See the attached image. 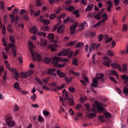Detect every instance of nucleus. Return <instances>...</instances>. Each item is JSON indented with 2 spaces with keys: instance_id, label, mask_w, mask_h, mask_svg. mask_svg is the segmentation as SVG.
I'll list each match as a JSON object with an SVG mask.
<instances>
[{
  "instance_id": "f257e3e1",
  "label": "nucleus",
  "mask_w": 128,
  "mask_h": 128,
  "mask_svg": "<svg viewBox=\"0 0 128 128\" xmlns=\"http://www.w3.org/2000/svg\"><path fill=\"white\" fill-rule=\"evenodd\" d=\"M52 64H54V66L56 68H64L66 66V64L64 63L62 64H58V62H68L69 61L68 58H61L60 57L54 56L52 58Z\"/></svg>"
},
{
  "instance_id": "f03ea898",
  "label": "nucleus",
  "mask_w": 128,
  "mask_h": 128,
  "mask_svg": "<svg viewBox=\"0 0 128 128\" xmlns=\"http://www.w3.org/2000/svg\"><path fill=\"white\" fill-rule=\"evenodd\" d=\"M28 46H29L30 51L32 60H37L38 62H42V56L37 52H35L34 53V50L32 49V48H34V44H32V42L30 41L29 42Z\"/></svg>"
},
{
  "instance_id": "7ed1b4c3",
  "label": "nucleus",
  "mask_w": 128,
  "mask_h": 128,
  "mask_svg": "<svg viewBox=\"0 0 128 128\" xmlns=\"http://www.w3.org/2000/svg\"><path fill=\"white\" fill-rule=\"evenodd\" d=\"M64 94L66 98H60V102H62L64 106H66V104H64L66 102H68V104H69L70 106H74V99L70 98H68V92H66Z\"/></svg>"
},
{
  "instance_id": "20e7f679",
  "label": "nucleus",
  "mask_w": 128,
  "mask_h": 128,
  "mask_svg": "<svg viewBox=\"0 0 128 128\" xmlns=\"http://www.w3.org/2000/svg\"><path fill=\"white\" fill-rule=\"evenodd\" d=\"M104 74H96V78H94L92 81V84H90L91 86L93 88H98V80H101V82L104 81Z\"/></svg>"
},
{
  "instance_id": "39448f33",
  "label": "nucleus",
  "mask_w": 128,
  "mask_h": 128,
  "mask_svg": "<svg viewBox=\"0 0 128 128\" xmlns=\"http://www.w3.org/2000/svg\"><path fill=\"white\" fill-rule=\"evenodd\" d=\"M18 12V9L16 8L12 10V14H10V18H11V22L14 24V22H16V24H18V16H16Z\"/></svg>"
},
{
  "instance_id": "423d86ee",
  "label": "nucleus",
  "mask_w": 128,
  "mask_h": 128,
  "mask_svg": "<svg viewBox=\"0 0 128 128\" xmlns=\"http://www.w3.org/2000/svg\"><path fill=\"white\" fill-rule=\"evenodd\" d=\"M111 66L114 69L118 68L120 72H126V70H128L126 64H124L122 68L120 66V64L118 63H113L111 64Z\"/></svg>"
},
{
  "instance_id": "0eeeda50",
  "label": "nucleus",
  "mask_w": 128,
  "mask_h": 128,
  "mask_svg": "<svg viewBox=\"0 0 128 128\" xmlns=\"http://www.w3.org/2000/svg\"><path fill=\"white\" fill-rule=\"evenodd\" d=\"M74 52L70 50V49H66L63 50L62 52H60L58 54V56H68V58H72V54Z\"/></svg>"
},
{
  "instance_id": "6e6552de",
  "label": "nucleus",
  "mask_w": 128,
  "mask_h": 128,
  "mask_svg": "<svg viewBox=\"0 0 128 128\" xmlns=\"http://www.w3.org/2000/svg\"><path fill=\"white\" fill-rule=\"evenodd\" d=\"M90 112H92V113H88L87 114V118H96V107H94L93 108L90 109Z\"/></svg>"
},
{
  "instance_id": "1a4fd4ad",
  "label": "nucleus",
  "mask_w": 128,
  "mask_h": 128,
  "mask_svg": "<svg viewBox=\"0 0 128 128\" xmlns=\"http://www.w3.org/2000/svg\"><path fill=\"white\" fill-rule=\"evenodd\" d=\"M12 116H8L6 118V124L8 128H12L16 126V122L14 120H12Z\"/></svg>"
},
{
  "instance_id": "9d476101",
  "label": "nucleus",
  "mask_w": 128,
  "mask_h": 128,
  "mask_svg": "<svg viewBox=\"0 0 128 128\" xmlns=\"http://www.w3.org/2000/svg\"><path fill=\"white\" fill-rule=\"evenodd\" d=\"M94 104L96 105L97 110L99 114H100V112H104V107H102V105L100 103L96 101Z\"/></svg>"
},
{
  "instance_id": "9b49d317",
  "label": "nucleus",
  "mask_w": 128,
  "mask_h": 128,
  "mask_svg": "<svg viewBox=\"0 0 128 128\" xmlns=\"http://www.w3.org/2000/svg\"><path fill=\"white\" fill-rule=\"evenodd\" d=\"M78 27V22H75L70 28V32L71 34H74L76 32V28Z\"/></svg>"
},
{
  "instance_id": "f8f14e48",
  "label": "nucleus",
  "mask_w": 128,
  "mask_h": 128,
  "mask_svg": "<svg viewBox=\"0 0 128 128\" xmlns=\"http://www.w3.org/2000/svg\"><path fill=\"white\" fill-rule=\"evenodd\" d=\"M64 32V25L62 24L59 26L57 30V32H58V34H63Z\"/></svg>"
},
{
  "instance_id": "ddd939ff",
  "label": "nucleus",
  "mask_w": 128,
  "mask_h": 128,
  "mask_svg": "<svg viewBox=\"0 0 128 128\" xmlns=\"http://www.w3.org/2000/svg\"><path fill=\"white\" fill-rule=\"evenodd\" d=\"M108 4V7H107V10L108 12H110V10H112V1L108 0L106 2Z\"/></svg>"
},
{
  "instance_id": "4468645a",
  "label": "nucleus",
  "mask_w": 128,
  "mask_h": 128,
  "mask_svg": "<svg viewBox=\"0 0 128 128\" xmlns=\"http://www.w3.org/2000/svg\"><path fill=\"white\" fill-rule=\"evenodd\" d=\"M121 78L122 80H124V84H127V86H128V76L127 75H122Z\"/></svg>"
},
{
  "instance_id": "2eb2a0df",
  "label": "nucleus",
  "mask_w": 128,
  "mask_h": 128,
  "mask_svg": "<svg viewBox=\"0 0 128 128\" xmlns=\"http://www.w3.org/2000/svg\"><path fill=\"white\" fill-rule=\"evenodd\" d=\"M66 86V84H63L61 86H58L55 88L53 89V92H56V90H62Z\"/></svg>"
},
{
  "instance_id": "dca6fc26",
  "label": "nucleus",
  "mask_w": 128,
  "mask_h": 128,
  "mask_svg": "<svg viewBox=\"0 0 128 128\" xmlns=\"http://www.w3.org/2000/svg\"><path fill=\"white\" fill-rule=\"evenodd\" d=\"M56 68H54V69L50 68V69L48 70V73L49 74H50L51 76H56V74L54 73V72H56Z\"/></svg>"
},
{
  "instance_id": "f3484780",
  "label": "nucleus",
  "mask_w": 128,
  "mask_h": 128,
  "mask_svg": "<svg viewBox=\"0 0 128 128\" xmlns=\"http://www.w3.org/2000/svg\"><path fill=\"white\" fill-rule=\"evenodd\" d=\"M10 72H12L14 76H20V74H18V70L14 68H11Z\"/></svg>"
},
{
  "instance_id": "a211bd4d",
  "label": "nucleus",
  "mask_w": 128,
  "mask_h": 128,
  "mask_svg": "<svg viewBox=\"0 0 128 128\" xmlns=\"http://www.w3.org/2000/svg\"><path fill=\"white\" fill-rule=\"evenodd\" d=\"M102 18L101 20L102 21V26H104V23L108 20V14H104L102 16Z\"/></svg>"
},
{
  "instance_id": "6ab92c4d",
  "label": "nucleus",
  "mask_w": 128,
  "mask_h": 128,
  "mask_svg": "<svg viewBox=\"0 0 128 128\" xmlns=\"http://www.w3.org/2000/svg\"><path fill=\"white\" fill-rule=\"evenodd\" d=\"M30 32H32V34H37L38 33V29L36 28V27L35 26H32V28H30Z\"/></svg>"
},
{
  "instance_id": "aec40b11",
  "label": "nucleus",
  "mask_w": 128,
  "mask_h": 128,
  "mask_svg": "<svg viewBox=\"0 0 128 128\" xmlns=\"http://www.w3.org/2000/svg\"><path fill=\"white\" fill-rule=\"evenodd\" d=\"M7 78H8V72L5 71L2 76L3 81H2V82H6Z\"/></svg>"
},
{
  "instance_id": "412c9836",
  "label": "nucleus",
  "mask_w": 128,
  "mask_h": 128,
  "mask_svg": "<svg viewBox=\"0 0 128 128\" xmlns=\"http://www.w3.org/2000/svg\"><path fill=\"white\" fill-rule=\"evenodd\" d=\"M49 48L50 49L52 52H56V44H51L49 46Z\"/></svg>"
},
{
  "instance_id": "4be33fe9",
  "label": "nucleus",
  "mask_w": 128,
  "mask_h": 128,
  "mask_svg": "<svg viewBox=\"0 0 128 128\" xmlns=\"http://www.w3.org/2000/svg\"><path fill=\"white\" fill-rule=\"evenodd\" d=\"M7 30H8V32H9L11 34H12V32H14V29L12 24H10L8 25L7 27Z\"/></svg>"
},
{
  "instance_id": "5701e85b",
  "label": "nucleus",
  "mask_w": 128,
  "mask_h": 128,
  "mask_svg": "<svg viewBox=\"0 0 128 128\" xmlns=\"http://www.w3.org/2000/svg\"><path fill=\"white\" fill-rule=\"evenodd\" d=\"M96 43L91 44L90 45V47L89 48V50H90V54H92V50L93 48H96Z\"/></svg>"
},
{
  "instance_id": "b1692460",
  "label": "nucleus",
  "mask_w": 128,
  "mask_h": 128,
  "mask_svg": "<svg viewBox=\"0 0 128 128\" xmlns=\"http://www.w3.org/2000/svg\"><path fill=\"white\" fill-rule=\"evenodd\" d=\"M48 38L49 40H51V42H54V34H48Z\"/></svg>"
},
{
  "instance_id": "393cba45",
  "label": "nucleus",
  "mask_w": 128,
  "mask_h": 128,
  "mask_svg": "<svg viewBox=\"0 0 128 128\" xmlns=\"http://www.w3.org/2000/svg\"><path fill=\"white\" fill-rule=\"evenodd\" d=\"M86 36H88L90 38H94V36H96V33L94 32H90L88 33Z\"/></svg>"
},
{
  "instance_id": "a878e982",
  "label": "nucleus",
  "mask_w": 128,
  "mask_h": 128,
  "mask_svg": "<svg viewBox=\"0 0 128 128\" xmlns=\"http://www.w3.org/2000/svg\"><path fill=\"white\" fill-rule=\"evenodd\" d=\"M94 8V4H90L87 6L86 8V12H90L91 10H92Z\"/></svg>"
},
{
  "instance_id": "bb28decb",
  "label": "nucleus",
  "mask_w": 128,
  "mask_h": 128,
  "mask_svg": "<svg viewBox=\"0 0 128 128\" xmlns=\"http://www.w3.org/2000/svg\"><path fill=\"white\" fill-rule=\"evenodd\" d=\"M35 80H36V82H38V84H40L41 86H42L43 83L40 78H39L38 77H36L35 78Z\"/></svg>"
},
{
  "instance_id": "cd10ccee",
  "label": "nucleus",
  "mask_w": 128,
  "mask_h": 128,
  "mask_svg": "<svg viewBox=\"0 0 128 128\" xmlns=\"http://www.w3.org/2000/svg\"><path fill=\"white\" fill-rule=\"evenodd\" d=\"M79 26L82 28V30H84V26H88V23L84 22L83 23L80 24Z\"/></svg>"
},
{
  "instance_id": "c85d7f7f",
  "label": "nucleus",
  "mask_w": 128,
  "mask_h": 128,
  "mask_svg": "<svg viewBox=\"0 0 128 128\" xmlns=\"http://www.w3.org/2000/svg\"><path fill=\"white\" fill-rule=\"evenodd\" d=\"M57 74L60 78H64V76H66V74H64V72H60V70H57Z\"/></svg>"
},
{
  "instance_id": "c756f323",
  "label": "nucleus",
  "mask_w": 128,
  "mask_h": 128,
  "mask_svg": "<svg viewBox=\"0 0 128 128\" xmlns=\"http://www.w3.org/2000/svg\"><path fill=\"white\" fill-rule=\"evenodd\" d=\"M4 64L6 66V68H8V70H10V69H11L10 68V64L8 62V60H5Z\"/></svg>"
},
{
  "instance_id": "7c9ffc66",
  "label": "nucleus",
  "mask_w": 128,
  "mask_h": 128,
  "mask_svg": "<svg viewBox=\"0 0 128 128\" xmlns=\"http://www.w3.org/2000/svg\"><path fill=\"white\" fill-rule=\"evenodd\" d=\"M44 62H46V64H50V62H52V59L50 58L46 57V58H44Z\"/></svg>"
},
{
  "instance_id": "2f4dec72",
  "label": "nucleus",
  "mask_w": 128,
  "mask_h": 128,
  "mask_svg": "<svg viewBox=\"0 0 128 128\" xmlns=\"http://www.w3.org/2000/svg\"><path fill=\"white\" fill-rule=\"evenodd\" d=\"M73 14H75L76 18H80V12L78 10H76L72 12Z\"/></svg>"
},
{
  "instance_id": "473e14b6",
  "label": "nucleus",
  "mask_w": 128,
  "mask_h": 128,
  "mask_svg": "<svg viewBox=\"0 0 128 128\" xmlns=\"http://www.w3.org/2000/svg\"><path fill=\"white\" fill-rule=\"evenodd\" d=\"M98 120H100L101 122H106V120L104 119V116L102 115L99 116Z\"/></svg>"
},
{
  "instance_id": "72a5a7b5",
  "label": "nucleus",
  "mask_w": 128,
  "mask_h": 128,
  "mask_svg": "<svg viewBox=\"0 0 128 128\" xmlns=\"http://www.w3.org/2000/svg\"><path fill=\"white\" fill-rule=\"evenodd\" d=\"M41 44L43 46H46V44H48V41L46 39H44L43 40H41Z\"/></svg>"
},
{
  "instance_id": "f704fd0d",
  "label": "nucleus",
  "mask_w": 128,
  "mask_h": 128,
  "mask_svg": "<svg viewBox=\"0 0 128 128\" xmlns=\"http://www.w3.org/2000/svg\"><path fill=\"white\" fill-rule=\"evenodd\" d=\"M22 18L25 20H30V18L28 17V13H26L22 15Z\"/></svg>"
},
{
  "instance_id": "c9c22d12",
  "label": "nucleus",
  "mask_w": 128,
  "mask_h": 128,
  "mask_svg": "<svg viewBox=\"0 0 128 128\" xmlns=\"http://www.w3.org/2000/svg\"><path fill=\"white\" fill-rule=\"evenodd\" d=\"M38 34L40 36H44V38H46V34L44 32H38Z\"/></svg>"
},
{
  "instance_id": "e433bc0d",
  "label": "nucleus",
  "mask_w": 128,
  "mask_h": 128,
  "mask_svg": "<svg viewBox=\"0 0 128 128\" xmlns=\"http://www.w3.org/2000/svg\"><path fill=\"white\" fill-rule=\"evenodd\" d=\"M74 7L72 6H70V7H67L66 8V10H68L69 12H72V10H74Z\"/></svg>"
},
{
  "instance_id": "4c0bfd02",
  "label": "nucleus",
  "mask_w": 128,
  "mask_h": 128,
  "mask_svg": "<svg viewBox=\"0 0 128 128\" xmlns=\"http://www.w3.org/2000/svg\"><path fill=\"white\" fill-rule=\"evenodd\" d=\"M110 74H114V76H116L118 78V72H116V71L115 70L110 71Z\"/></svg>"
},
{
  "instance_id": "58836bf2",
  "label": "nucleus",
  "mask_w": 128,
  "mask_h": 128,
  "mask_svg": "<svg viewBox=\"0 0 128 128\" xmlns=\"http://www.w3.org/2000/svg\"><path fill=\"white\" fill-rule=\"evenodd\" d=\"M71 74H72L74 76H80V73L78 72H75L73 70H71Z\"/></svg>"
},
{
  "instance_id": "ea45409f",
  "label": "nucleus",
  "mask_w": 128,
  "mask_h": 128,
  "mask_svg": "<svg viewBox=\"0 0 128 128\" xmlns=\"http://www.w3.org/2000/svg\"><path fill=\"white\" fill-rule=\"evenodd\" d=\"M102 24V21H99L98 23H96V24H95L94 25H93V28H98V26H100Z\"/></svg>"
},
{
  "instance_id": "a19ab883",
  "label": "nucleus",
  "mask_w": 128,
  "mask_h": 128,
  "mask_svg": "<svg viewBox=\"0 0 128 128\" xmlns=\"http://www.w3.org/2000/svg\"><path fill=\"white\" fill-rule=\"evenodd\" d=\"M24 14H28V11L26 9H22L20 12V14H22L24 16Z\"/></svg>"
},
{
  "instance_id": "79ce46f5",
  "label": "nucleus",
  "mask_w": 128,
  "mask_h": 128,
  "mask_svg": "<svg viewBox=\"0 0 128 128\" xmlns=\"http://www.w3.org/2000/svg\"><path fill=\"white\" fill-rule=\"evenodd\" d=\"M72 64L74 66H78V59H76V58H75L74 59Z\"/></svg>"
},
{
  "instance_id": "37998d69",
  "label": "nucleus",
  "mask_w": 128,
  "mask_h": 128,
  "mask_svg": "<svg viewBox=\"0 0 128 128\" xmlns=\"http://www.w3.org/2000/svg\"><path fill=\"white\" fill-rule=\"evenodd\" d=\"M10 42H12V44L16 43V40H14V36H10Z\"/></svg>"
},
{
  "instance_id": "c03bdc74",
  "label": "nucleus",
  "mask_w": 128,
  "mask_h": 128,
  "mask_svg": "<svg viewBox=\"0 0 128 128\" xmlns=\"http://www.w3.org/2000/svg\"><path fill=\"white\" fill-rule=\"evenodd\" d=\"M104 116L106 118L108 119L110 118V116H112L110 115V112H106L104 113Z\"/></svg>"
},
{
  "instance_id": "a18cd8bd",
  "label": "nucleus",
  "mask_w": 128,
  "mask_h": 128,
  "mask_svg": "<svg viewBox=\"0 0 128 128\" xmlns=\"http://www.w3.org/2000/svg\"><path fill=\"white\" fill-rule=\"evenodd\" d=\"M50 22V20L48 19H44L43 20V23L44 24H46V25L48 24Z\"/></svg>"
},
{
  "instance_id": "49530a36",
  "label": "nucleus",
  "mask_w": 128,
  "mask_h": 128,
  "mask_svg": "<svg viewBox=\"0 0 128 128\" xmlns=\"http://www.w3.org/2000/svg\"><path fill=\"white\" fill-rule=\"evenodd\" d=\"M30 100H32L33 102H36V94H34L32 96L30 97Z\"/></svg>"
},
{
  "instance_id": "de8ad7c7",
  "label": "nucleus",
  "mask_w": 128,
  "mask_h": 128,
  "mask_svg": "<svg viewBox=\"0 0 128 128\" xmlns=\"http://www.w3.org/2000/svg\"><path fill=\"white\" fill-rule=\"evenodd\" d=\"M76 40H74V41H73V42H70L68 44V46H74L76 42Z\"/></svg>"
},
{
  "instance_id": "09e8293b",
  "label": "nucleus",
  "mask_w": 128,
  "mask_h": 128,
  "mask_svg": "<svg viewBox=\"0 0 128 128\" xmlns=\"http://www.w3.org/2000/svg\"><path fill=\"white\" fill-rule=\"evenodd\" d=\"M123 92L125 94H128V88L126 86L124 87L123 90Z\"/></svg>"
},
{
  "instance_id": "8fccbe9b",
  "label": "nucleus",
  "mask_w": 128,
  "mask_h": 128,
  "mask_svg": "<svg viewBox=\"0 0 128 128\" xmlns=\"http://www.w3.org/2000/svg\"><path fill=\"white\" fill-rule=\"evenodd\" d=\"M122 54H128V46H126V50L122 51Z\"/></svg>"
},
{
  "instance_id": "3c124183",
  "label": "nucleus",
  "mask_w": 128,
  "mask_h": 128,
  "mask_svg": "<svg viewBox=\"0 0 128 128\" xmlns=\"http://www.w3.org/2000/svg\"><path fill=\"white\" fill-rule=\"evenodd\" d=\"M107 54L109 56H114V52L110 50H108Z\"/></svg>"
},
{
  "instance_id": "603ef678",
  "label": "nucleus",
  "mask_w": 128,
  "mask_h": 128,
  "mask_svg": "<svg viewBox=\"0 0 128 128\" xmlns=\"http://www.w3.org/2000/svg\"><path fill=\"white\" fill-rule=\"evenodd\" d=\"M20 75H21L22 78H26L28 77L26 76V73H24V72H21Z\"/></svg>"
},
{
  "instance_id": "864d4df0",
  "label": "nucleus",
  "mask_w": 128,
  "mask_h": 128,
  "mask_svg": "<svg viewBox=\"0 0 128 128\" xmlns=\"http://www.w3.org/2000/svg\"><path fill=\"white\" fill-rule=\"evenodd\" d=\"M14 88L16 90H18L20 88V86H19L18 83V82H16L14 83Z\"/></svg>"
},
{
  "instance_id": "5fc2aeb1",
  "label": "nucleus",
  "mask_w": 128,
  "mask_h": 128,
  "mask_svg": "<svg viewBox=\"0 0 128 128\" xmlns=\"http://www.w3.org/2000/svg\"><path fill=\"white\" fill-rule=\"evenodd\" d=\"M0 6L1 10H4V2H0Z\"/></svg>"
},
{
  "instance_id": "6e6d98bb",
  "label": "nucleus",
  "mask_w": 128,
  "mask_h": 128,
  "mask_svg": "<svg viewBox=\"0 0 128 128\" xmlns=\"http://www.w3.org/2000/svg\"><path fill=\"white\" fill-rule=\"evenodd\" d=\"M110 80H112V82H113L114 84H118V81H116V79L112 76H110Z\"/></svg>"
},
{
  "instance_id": "4d7b16f0",
  "label": "nucleus",
  "mask_w": 128,
  "mask_h": 128,
  "mask_svg": "<svg viewBox=\"0 0 128 128\" xmlns=\"http://www.w3.org/2000/svg\"><path fill=\"white\" fill-rule=\"evenodd\" d=\"M122 32H126L128 30V26L124 24L122 28Z\"/></svg>"
},
{
  "instance_id": "13d9d810",
  "label": "nucleus",
  "mask_w": 128,
  "mask_h": 128,
  "mask_svg": "<svg viewBox=\"0 0 128 128\" xmlns=\"http://www.w3.org/2000/svg\"><path fill=\"white\" fill-rule=\"evenodd\" d=\"M102 64L104 66H108H108H110V62H108L104 61V62H103Z\"/></svg>"
},
{
  "instance_id": "bf43d9fd",
  "label": "nucleus",
  "mask_w": 128,
  "mask_h": 128,
  "mask_svg": "<svg viewBox=\"0 0 128 128\" xmlns=\"http://www.w3.org/2000/svg\"><path fill=\"white\" fill-rule=\"evenodd\" d=\"M66 16V14L65 13H62L60 16H58L57 17V18H65Z\"/></svg>"
},
{
  "instance_id": "052dcab7",
  "label": "nucleus",
  "mask_w": 128,
  "mask_h": 128,
  "mask_svg": "<svg viewBox=\"0 0 128 128\" xmlns=\"http://www.w3.org/2000/svg\"><path fill=\"white\" fill-rule=\"evenodd\" d=\"M68 90H69V92H75V90H74V87H70L68 88Z\"/></svg>"
},
{
  "instance_id": "680f3d73",
  "label": "nucleus",
  "mask_w": 128,
  "mask_h": 128,
  "mask_svg": "<svg viewBox=\"0 0 128 128\" xmlns=\"http://www.w3.org/2000/svg\"><path fill=\"white\" fill-rule=\"evenodd\" d=\"M56 14H52L50 16V20H54V18L56 16Z\"/></svg>"
},
{
  "instance_id": "e2e57ef3",
  "label": "nucleus",
  "mask_w": 128,
  "mask_h": 128,
  "mask_svg": "<svg viewBox=\"0 0 128 128\" xmlns=\"http://www.w3.org/2000/svg\"><path fill=\"white\" fill-rule=\"evenodd\" d=\"M84 46V43L82 42H78L76 44L77 48H81V46Z\"/></svg>"
},
{
  "instance_id": "0e129e2a",
  "label": "nucleus",
  "mask_w": 128,
  "mask_h": 128,
  "mask_svg": "<svg viewBox=\"0 0 128 128\" xmlns=\"http://www.w3.org/2000/svg\"><path fill=\"white\" fill-rule=\"evenodd\" d=\"M80 2H82V4L84 6H86V4H88L87 0H81Z\"/></svg>"
},
{
  "instance_id": "69168bd1",
  "label": "nucleus",
  "mask_w": 128,
  "mask_h": 128,
  "mask_svg": "<svg viewBox=\"0 0 128 128\" xmlns=\"http://www.w3.org/2000/svg\"><path fill=\"white\" fill-rule=\"evenodd\" d=\"M38 122H44V118L42 116H39L38 118Z\"/></svg>"
},
{
  "instance_id": "338daca9",
  "label": "nucleus",
  "mask_w": 128,
  "mask_h": 128,
  "mask_svg": "<svg viewBox=\"0 0 128 128\" xmlns=\"http://www.w3.org/2000/svg\"><path fill=\"white\" fill-rule=\"evenodd\" d=\"M49 79H50V78H44L42 80L44 84H48V82Z\"/></svg>"
},
{
  "instance_id": "774afa93",
  "label": "nucleus",
  "mask_w": 128,
  "mask_h": 128,
  "mask_svg": "<svg viewBox=\"0 0 128 128\" xmlns=\"http://www.w3.org/2000/svg\"><path fill=\"white\" fill-rule=\"evenodd\" d=\"M94 18L96 19V20H100V14H98L94 16Z\"/></svg>"
}]
</instances>
